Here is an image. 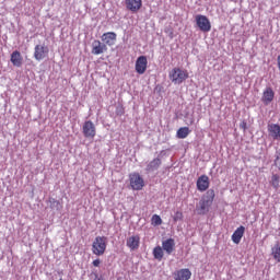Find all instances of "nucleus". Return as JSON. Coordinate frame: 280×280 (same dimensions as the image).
Wrapping results in <instances>:
<instances>
[{
  "label": "nucleus",
  "mask_w": 280,
  "mask_h": 280,
  "mask_svg": "<svg viewBox=\"0 0 280 280\" xmlns=\"http://www.w3.org/2000/svg\"><path fill=\"white\" fill-rule=\"evenodd\" d=\"M49 202H50V209H56L57 211H60V209H62L60 201H58L57 199H50Z\"/></svg>",
  "instance_id": "obj_26"
},
{
  "label": "nucleus",
  "mask_w": 280,
  "mask_h": 280,
  "mask_svg": "<svg viewBox=\"0 0 280 280\" xmlns=\"http://www.w3.org/2000/svg\"><path fill=\"white\" fill-rule=\"evenodd\" d=\"M168 78L173 84H183V82L189 78V72L180 68H173L168 74Z\"/></svg>",
  "instance_id": "obj_3"
},
{
  "label": "nucleus",
  "mask_w": 280,
  "mask_h": 280,
  "mask_svg": "<svg viewBox=\"0 0 280 280\" xmlns=\"http://www.w3.org/2000/svg\"><path fill=\"white\" fill-rule=\"evenodd\" d=\"M240 128H241L242 130H244V131L247 130L248 126H247V124H246V120H243V121L240 124Z\"/></svg>",
  "instance_id": "obj_29"
},
{
  "label": "nucleus",
  "mask_w": 280,
  "mask_h": 280,
  "mask_svg": "<svg viewBox=\"0 0 280 280\" xmlns=\"http://www.w3.org/2000/svg\"><path fill=\"white\" fill-rule=\"evenodd\" d=\"M49 56V48L45 45H36L34 49L35 60H45Z\"/></svg>",
  "instance_id": "obj_7"
},
{
  "label": "nucleus",
  "mask_w": 280,
  "mask_h": 280,
  "mask_svg": "<svg viewBox=\"0 0 280 280\" xmlns=\"http://www.w3.org/2000/svg\"><path fill=\"white\" fill-rule=\"evenodd\" d=\"M141 244V237L139 235H132L127 238L126 246L130 250H139Z\"/></svg>",
  "instance_id": "obj_10"
},
{
  "label": "nucleus",
  "mask_w": 280,
  "mask_h": 280,
  "mask_svg": "<svg viewBox=\"0 0 280 280\" xmlns=\"http://www.w3.org/2000/svg\"><path fill=\"white\" fill-rule=\"evenodd\" d=\"M151 224L152 226H161L163 224V219H161V215L153 214L151 218Z\"/></svg>",
  "instance_id": "obj_24"
},
{
  "label": "nucleus",
  "mask_w": 280,
  "mask_h": 280,
  "mask_svg": "<svg viewBox=\"0 0 280 280\" xmlns=\"http://www.w3.org/2000/svg\"><path fill=\"white\" fill-rule=\"evenodd\" d=\"M136 71L139 73V75H143L145 71H148V57L140 56L136 60Z\"/></svg>",
  "instance_id": "obj_8"
},
{
  "label": "nucleus",
  "mask_w": 280,
  "mask_h": 280,
  "mask_svg": "<svg viewBox=\"0 0 280 280\" xmlns=\"http://www.w3.org/2000/svg\"><path fill=\"white\" fill-rule=\"evenodd\" d=\"M275 166L280 170V152H279L278 155L276 156Z\"/></svg>",
  "instance_id": "obj_28"
},
{
  "label": "nucleus",
  "mask_w": 280,
  "mask_h": 280,
  "mask_svg": "<svg viewBox=\"0 0 280 280\" xmlns=\"http://www.w3.org/2000/svg\"><path fill=\"white\" fill-rule=\"evenodd\" d=\"M275 100V90L272 88H266L262 92L261 102L265 104V106H268L271 104V102Z\"/></svg>",
  "instance_id": "obj_12"
},
{
  "label": "nucleus",
  "mask_w": 280,
  "mask_h": 280,
  "mask_svg": "<svg viewBox=\"0 0 280 280\" xmlns=\"http://www.w3.org/2000/svg\"><path fill=\"white\" fill-rule=\"evenodd\" d=\"M189 132H191L189 127H180L176 132V137L177 139H187V137H189Z\"/></svg>",
  "instance_id": "obj_20"
},
{
  "label": "nucleus",
  "mask_w": 280,
  "mask_h": 280,
  "mask_svg": "<svg viewBox=\"0 0 280 280\" xmlns=\"http://www.w3.org/2000/svg\"><path fill=\"white\" fill-rule=\"evenodd\" d=\"M195 21L197 23V27L201 32H211V22L209 21V18L207 15H196Z\"/></svg>",
  "instance_id": "obj_6"
},
{
  "label": "nucleus",
  "mask_w": 280,
  "mask_h": 280,
  "mask_svg": "<svg viewBox=\"0 0 280 280\" xmlns=\"http://www.w3.org/2000/svg\"><path fill=\"white\" fill-rule=\"evenodd\" d=\"M105 51H108V47L106 46V44H103L100 39H95L92 43L93 56H100L102 54H105Z\"/></svg>",
  "instance_id": "obj_9"
},
{
  "label": "nucleus",
  "mask_w": 280,
  "mask_h": 280,
  "mask_svg": "<svg viewBox=\"0 0 280 280\" xmlns=\"http://www.w3.org/2000/svg\"><path fill=\"white\" fill-rule=\"evenodd\" d=\"M102 40L105 43V45H108V47H113L115 43L117 42V34L115 32H107L102 35Z\"/></svg>",
  "instance_id": "obj_14"
},
{
  "label": "nucleus",
  "mask_w": 280,
  "mask_h": 280,
  "mask_svg": "<svg viewBox=\"0 0 280 280\" xmlns=\"http://www.w3.org/2000/svg\"><path fill=\"white\" fill-rule=\"evenodd\" d=\"M244 233H246V228H244V225L238 226L232 234V242L234 244H240L244 237Z\"/></svg>",
  "instance_id": "obj_16"
},
{
  "label": "nucleus",
  "mask_w": 280,
  "mask_h": 280,
  "mask_svg": "<svg viewBox=\"0 0 280 280\" xmlns=\"http://www.w3.org/2000/svg\"><path fill=\"white\" fill-rule=\"evenodd\" d=\"M213 200H215V190L209 189L199 201V207H197L198 214L206 215V213H209V208L213 205Z\"/></svg>",
  "instance_id": "obj_1"
},
{
  "label": "nucleus",
  "mask_w": 280,
  "mask_h": 280,
  "mask_svg": "<svg viewBox=\"0 0 280 280\" xmlns=\"http://www.w3.org/2000/svg\"><path fill=\"white\" fill-rule=\"evenodd\" d=\"M173 220L174 222H180V220H183V212L180 211L175 212Z\"/></svg>",
  "instance_id": "obj_27"
},
{
  "label": "nucleus",
  "mask_w": 280,
  "mask_h": 280,
  "mask_svg": "<svg viewBox=\"0 0 280 280\" xmlns=\"http://www.w3.org/2000/svg\"><path fill=\"white\" fill-rule=\"evenodd\" d=\"M108 246V238L106 236H96L92 243V253L96 257H102L106 253Z\"/></svg>",
  "instance_id": "obj_2"
},
{
  "label": "nucleus",
  "mask_w": 280,
  "mask_h": 280,
  "mask_svg": "<svg viewBox=\"0 0 280 280\" xmlns=\"http://www.w3.org/2000/svg\"><path fill=\"white\" fill-rule=\"evenodd\" d=\"M162 249L166 252V255H172L176 250V242L174 238H167L162 242Z\"/></svg>",
  "instance_id": "obj_15"
},
{
  "label": "nucleus",
  "mask_w": 280,
  "mask_h": 280,
  "mask_svg": "<svg viewBox=\"0 0 280 280\" xmlns=\"http://www.w3.org/2000/svg\"><path fill=\"white\" fill-rule=\"evenodd\" d=\"M163 247L161 246H156L153 248V257L154 259H156L158 261H162L163 257H164V252H163Z\"/></svg>",
  "instance_id": "obj_21"
},
{
  "label": "nucleus",
  "mask_w": 280,
  "mask_h": 280,
  "mask_svg": "<svg viewBox=\"0 0 280 280\" xmlns=\"http://www.w3.org/2000/svg\"><path fill=\"white\" fill-rule=\"evenodd\" d=\"M271 255L278 264H280V243L277 242L275 246L271 248Z\"/></svg>",
  "instance_id": "obj_23"
},
{
  "label": "nucleus",
  "mask_w": 280,
  "mask_h": 280,
  "mask_svg": "<svg viewBox=\"0 0 280 280\" xmlns=\"http://www.w3.org/2000/svg\"><path fill=\"white\" fill-rule=\"evenodd\" d=\"M158 167H161V159L156 158L147 165V172H154Z\"/></svg>",
  "instance_id": "obj_22"
},
{
  "label": "nucleus",
  "mask_w": 280,
  "mask_h": 280,
  "mask_svg": "<svg viewBox=\"0 0 280 280\" xmlns=\"http://www.w3.org/2000/svg\"><path fill=\"white\" fill-rule=\"evenodd\" d=\"M129 184L133 191H141L145 187V180H143V177L139 173L129 174Z\"/></svg>",
  "instance_id": "obj_4"
},
{
  "label": "nucleus",
  "mask_w": 280,
  "mask_h": 280,
  "mask_svg": "<svg viewBox=\"0 0 280 280\" xmlns=\"http://www.w3.org/2000/svg\"><path fill=\"white\" fill-rule=\"evenodd\" d=\"M175 280H190L191 271L189 269H179L174 272Z\"/></svg>",
  "instance_id": "obj_17"
},
{
  "label": "nucleus",
  "mask_w": 280,
  "mask_h": 280,
  "mask_svg": "<svg viewBox=\"0 0 280 280\" xmlns=\"http://www.w3.org/2000/svg\"><path fill=\"white\" fill-rule=\"evenodd\" d=\"M11 62L13 67H22L23 56H21V51L15 50L11 54Z\"/></svg>",
  "instance_id": "obj_18"
},
{
  "label": "nucleus",
  "mask_w": 280,
  "mask_h": 280,
  "mask_svg": "<svg viewBox=\"0 0 280 280\" xmlns=\"http://www.w3.org/2000/svg\"><path fill=\"white\" fill-rule=\"evenodd\" d=\"M82 133L85 139H95V135H97V130L95 128V124L91 120H86L82 127Z\"/></svg>",
  "instance_id": "obj_5"
},
{
  "label": "nucleus",
  "mask_w": 280,
  "mask_h": 280,
  "mask_svg": "<svg viewBox=\"0 0 280 280\" xmlns=\"http://www.w3.org/2000/svg\"><path fill=\"white\" fill-rule=\"evenodd\" d=\"M125 5L130 12H139L143 5L142 0H125Z\"/></svg>",
  "instance_id": "obj_11"
},
{
  "label": "nucleus",
  "mask_w": 280,
  "mask_h": 280,
  "mask_svg": "<svg viewBox=\"0 0 280 280\" xmlns=\"http://www.w3.org/2000/svg\"><path fill=\"white\" fill-rule=\"evenodd\" d=\"M280 183V176L278 174H273L271 176L270 185L273 187V189H277L279 187Z\"/></svg>",
  "instance_id": "obj_25"
},
{
  "label": "nucleus",
  "mask_w": 280,
  "mask_h": 280,
  "mask_svg": "<svg viewBox=\"0 0 280 280\" xmlns=\"http://www.w3.org/2000/svg\"><path fill=\"white\" fill-rule=\"evenodd\" d=\"M102 264V260H100V258L93 260L92 265L95 267V268H100V265Z\"/></svg>",
  "instance_id": "obj_30"
},
{
  "label": "nucleus",
  "mask_w": 280,
  "mask_h": 280,
  "mask_svg": "<svg viewBox=\"0 0 280 280\" xmlns=\"http://www.w3.org/2000/svg\"><path fill=\"white\" fill-rule=\"evenodd\" d=\"M268 132L271 135L272 139H280V126L277 124L268 125Z\"/></svg>",
  "instance_id": "obj_19"
},
{
  "label": "nucleus",
  "mask_w": 280,
  "mask_h": 280,
  "mask_svg": "<svg viewBox=\"0 0 280 280\" xmlns=\"http://www.w3.org/2000/svg\"><path fill=\"white\" fill-rule=\"evenodd\" d=\"M209 185H211V183L209 182V176L201 175L198 177L197 179L198 191H207V189H209Z\"/></svg>",
  "instance_id": "obj_13"
}]
</instances>
